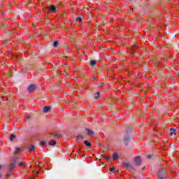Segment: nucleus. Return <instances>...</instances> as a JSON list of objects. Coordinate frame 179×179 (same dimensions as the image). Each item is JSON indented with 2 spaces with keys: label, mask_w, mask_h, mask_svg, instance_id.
<instances>
[{
  "label": "nucleus",
  "mask_w": 179,
  "mask_h": 179,
  "mask_svg": "<svg viewBox=\"0 0 179 179\" xmlns=\"http://www.w3.org/2000/svg\"><path fill=\"white\" fill-rule=\"evenodd\" d=\"M11 164L10 165V166L8 168V173H11V171L13 170V169H15V167H16V163H17V159L15 158L13 159L10 161Z\"/></svg>",
  "instance_id": "nucleus-1"
},
{
  "label": "nucleus",
  "mask_w": 179,
  "mask_h": 179,
  "mask_svg": "<svg viewBox=\"0 0 179 179\" xmlns=\"http://www.w3.org/2000/svg\"><path fill=\"white\" fill-rule=\"evenodd\" d=\"M136 166H141L142 164V159L140 156L136 157L134 159Z\"/></svg>",
  "instance_id": "nucleus-2"
},
{
  "label": "nucleus",
  "mask_w": 179,
  "mask_h": 179,
  "mask_svg": "<svg viewBox=\"0 0 179 179\" xmlns=\"http://www.w3.org/2000/svg\"><path fill=\"white\" fill-rule=\"evenodd\" d=\"M36 85L31 84L28 87L27 90L29 93H33L34 90H36Z\"/></svg>",
  "instance_id": "nucleus-3"
},
{
  "label": "nucleus",
  "mask_w": 179,
  "mask_h": 179,
  "mask_svg": "<svg viewBox=\"0 0 179 179\" xmlns=\"http://www.w3.org/2000/svg\"><path fill=\"white\" fill-rule=\"evenodd\" d=\"M50 12H52V13H57V7H55L54 5L50 6L48 13H50Z\"/></svg>",
  "instance_id": "nucleus-4"
},
{
  "label": "nucleus",
  "mask_w": 179,
  "mask_h": 179,
  "mask_svg": "<svg viewBox=\"0 0 179 179\" xmlns=\"http://www.w3.org/2000/svg\"><path fill=\"white\" fill-rule=\"evenodd\" d=\"M123 167H125L127 170H132V166H131V164L126 162L122 164Z\"/></svg>",
  "instance_id": "nucleus-5"
},
{
  "label": "nucleus",
  "mask_w": 179,
  "mask_h": 179,
  "mask_svg": "<svg viewBox=\"0 0 179 179\" xmlns=\"http://www.w3.org/2000/svg\"><path fill=\"white\" fill-rule=\"evenodd\" d=\"M85 131H87V134L89 135V136H93V135H94V131H93V130H90V129L86 128Z\"/></svg>",
  "instance_id": "nucleus-6"
},
{
  "label": "nucleus",
  "mask_w": 179,
  "mask_h": 179,
  "mask_svg": "<svg viewBox=\"0 0 179 179\" xmlns=\"http://www.w3.org/2000/svg\"><path fill=\"white\" fill-rule=\"evenodd\" d=\"M158 177L159 179H164L166 178V173H163V172L160 171L158 173Z\"/></svg>",
  "instance_id": "nucleus-7"
},
{
  "label": "nucleus",
  "mask_w": 179,
  "mask_h": 179,
  "mask_svg": "<svg viewBox=\"0 0 179 179\" xmlns=\"http://www.w3.org/2000/svg\"><path fill=\"white\" fill-rule=\"evenodd\" d=\"M53 138H57V139H59V138H62V135L57 134V133H53L51 134Z\"/></svg>",
  "instance_id": "nucleus-8"
},
{
  "label": "nucleus",
  "mask_w": 179,
  "mask_h": 179,
  "mask_svg": "<svg viewBox=\"0 0 179 179\" xmlns=\"http://www.w3.org/2000/svg\"><path fill=\"white\" fill-rule=\"evenodd\" d=\"M51 110V106H45L43 107V113H48Z\"/></svg>",
  "instance_id": "nucleus-9"
},
{
  "label": "nucleus",
  "mask_w": 179,
  "mask_h": 179,
  "mask_svg": "<svg viewBox=\"0 0 179 179\" xmlns=\"http://www.w3.org/2000/svg\"><path fill=\"white\" fill-rule=\"evenodd\" d=\"M49 145L50 146H55V145H57V142L55 141H54V140H50L49 141Z\"/></svg>",
  "instance_id": "nucleus-10"
},
{
  "label": "nucleus",
  "mask_w": 179,
  "mask_h": 179,
  "mask_svg": "<svg viewBox=\"0 0 179 179\" xmlns=\"http://www.w3.org/2000/svg\"><path fill=\"white\" fill-rule=\"evenodd\" d=\"M20 152H22V149L20 148H16L14 152L15 155H19V153H20Z\"/></svg>",
  "instance_id": "nucleus-11"
},
{
  "label": "nucleus",
  "mask_w": 179,
  "mask_h": 179,
  "mask_svg": "<svg viewBox=\"0 0 179 179\" xmlns=\"http://www.w3.org/2000/svg\"><path fill=\"white\" fill-rule=\"evenodd\" d=\"M170 131H171L170 132L171 136H173V135H177V133H176V129L171 128Z\"/></svg>",
  "instance_id": "nucleus-12"
},
{
  "label": "nucleus",
  "mask_w": 179,
  "mask_h": 179,
  "mask_svg": "<svg viewBox=\"0 0 179 179\" xmlns=\"http://www.w3.org/2000/svg\"><path fill=\"white\" fill-rule=\"evenodd\" d=\"M119 157H120V156L118 155V154L113 153V160H117V159H118Z\"/></svg>",
  "instance_id": "nucleus-13"
},
{
  "label": "nucleus",
  "mask_w": 179,
  "mask_h": 179,
  "mask_svg": "<svg viewBox=\"0 0 179 179\" xmlns=\"http://www.w3.org/2000/svg\"><path fill=\"white\" fill-rule=\"evenodd\" d=\"M84 144H85L87 148H90V146H92V143H89V141H87V140L84 141Z\"/></svg>",
  "instance_id": "nucleus-14"
},
{
  "label": "nucleus",
  "mask_w": 179,
  "mask_h": 179,
  "mask_svg": "<svg viewBox=\"0 0 179 179\" xmlns=\"http://www.w3.org/2000/svg\"><path fill=\"white\" fill-rule=\"evenodd\" d=\"M26 164V162L24 161H22V162H20L19 164H18V166L20 167H23V166H24Z\"/></svg>",
  "instance_id": "nucleus-15"
},
{
  "label": "nucleus",
  "mask_w": 179,
  "mask_h": 179,
  "mask_svg": "<svg viewBox=\"0 0 179 179\" xmlns=\"http://www.w3.org/2000/svg\"><path fill=\"white\" fill-rule=\"evenodd\" d=\"M94 99H99L100 97V92H97L96 94H94Z\"/></svg>",
  "instance_id": "nucleus-16"
},
{
  "label": "nucleus",
  "mask_w": 179,
  "mask_h": 179,
  "mask_svg": "<svg viewBox=\"0 0 179 179\" xmlns=\"http://www.w3.org/2000/svg\"><path fill=\"white\" fill-rule=\"evenodd\" d=\"M135 47H136V45H134L133 46L131 47V52L134 54V51H135Z\"/></svg>",
  "instance_id": "nucleus-17"
},
{
  "label": "nucleus",
  "mask_w": 179,
  "mask_h": 179,
  "mask_svg": "<svg viewBox=\"0 0 179 179\" xmlns=\"http://www.w3.org/2000/svg\"><path fill=\"white\" fill-rule=\"evenodd\" d=\"M90 64L91 66H94L96 65V60H91Z\"/></svg>",
  "instance_id": "nucleus-18"
},
{
  "label": "nucleus",
  "mask_w": 179,
  "mask_h": 179,
  "mask_svg": "<svg viewBox=\"0 0 179 179\" xmlns=\"http://www.w3.org/2000/svg\"><path fill=\"white\" fill-rule=\"evenodd\" d=\"M36 149V147H34V145H31V147H29V152H33V150H34Z\"/></svg>",
  "instance_id": "nucleus-19"
},
{
  "label": "nucleus",
  "mask_w": 179,
  "mask_h": 179,
  "mask_svg": "<svg viewBox=\"0 0 179 179\" xmlns=\"http://www.w3.org/2000/svg\"><path fill=\"white\" fill-rule=\"evenodd\" d=\"M15 138H16V136L11 134L10 137V141H13L15 139Z\"/></svg>",
  "instance_id": "nucleus-20"
},
{
  "label": "nucleus",
  "mask_w": 179,
  "mask_h": 179,
  "mask_svg": "<svg viewBox=\"0 0 179 179\" xmlns=\"http://www.w3.org/2000/svg\"><path fill=\"white\" fill-rule=\"evenodd\" d=\"M58 46V41H55L53 43V47H57Z\"/></svg>",
  "instance_id": "nucleus-21"
},
{
  "label": "nucleus",
  "mask_w": 179,
  "mask_h": 179,
  "mask_svg": "<svg viewBox=\"0 0 179 179\" xmlns=\"http://www.w3.org/2000/svg\"><path fill=\"white\" fill-rule=\"evenodd\" d=\"M101 157H103V159H106V160H108L110 159V157H106V155H101Z\"/></svg>",
  "instance_id": "nucleus-22"
},
{
  "label": "nucleus",
  "mask_w": 179,
  "mask_h": 179,
  "mask_svg": "<svg viewBox=\"0 0 179 179\" xmlns=\"http://www.w3.org/2000/svg\"><path fill=\"white\" fill-rule=\"evenodd\" d=\"M80 139H83V136L79 135V136H77V140H78V141H79V140H80Z\"/></svg>",
  "instance_id": "nucleus-23"
},
{
  "label": "nucleus",
  "mask_w": 179,
  "mask_h": 179,
  "mask_svg": "<svg viewBox=\"0 0 179 179\" xmlns=\"http://www.w3.org/2000/svg\"><path fill=\"white\" fill-rule=\"evenodd\" d=\"M77 22H80V23L82 22V18H80V17H77L76 19Z\"/></svg>",
  "instance_id": "nucleus-24"
},
{
  "label": "nucleus",
  "mask_w": 179,
  "mask_h": 179,
  "mask_svg": "<svg viewBox=\"0 0 179 179\" xmlns=\"http://www.w3.org/2000/svg\"><path fill=\"white\" fill-rule=\"evenodd\" d=\"M114 170H115V167L114 166L109 169V171H114Z\"/></svg>",
  "instance_id": "nucleus-25"
},
{
  "label": "nucleus",
  "mask_w": 179,
  "mask_h": 179,
  "mask_svg": "<svg viewBox=\"0 0 179 179\" xmlns=\"http://www.w3.org/2000/svg\"><path fill=\"white\" fill-rule=\"evenodd\" d=\"M40 145L44 146V145H45V141H41Z\"/></svg>",
  "instance_id": "nucleus-26"
},
{
  "label": "nucleus",
  "mask_w": 179,
  "mask_h": 179,
  "mask_svg": "<svg viewBox=\"0 0 179 179\" xmlns=\"http://www.w3.org/2000/svg\"><path fill=\"white\" fill-rule=\"evenodd\" d=\"M148 159H152V155H147Z\"/></svg>",
  "instance_id": "nucleus-27"
},
{
  "label": "nucleus",
  "mask_w": 179,
  "mask_h": 179,
  "mask_svg": "<svg viewBox=\"0 0 179 179\" xmlns=\"http://www.w3.org/2000/svg\"><path fill=\"white\" fill-rule=\"evenodd\" d=\"M37 166H38V167L40 166V162H38V163L36 164V167H37Z\"/></svg>",
  "instance_id": "nucleus-28"
},
{
  "label": "nucleus",
  "mask_w": 179,
  "mask_h": 179,
  "mask_svg": "<svg viewBox=\"0 0 179 179\" xmlns=\"http://www.w3.org/2000/svg\"><path fill=\"white\" fill-rule=\"evenodd\" d=\"M29 169H31V170L33 169V166H29Z\"/></svg>",
  "instance_id": "nucleus-29"
},
{
  "label": "nucleus",
  "mask_w": 179,
  "mask_h": 179,
  "mask_svg": "<svg viewBox=\"0 0 179 179\" xmlns=\"http://www.w3.org/2000/svg\"><path fill=\"white\" fill-rule=\"evenodd\" d=\"M0 170H2V166L0 165Z\"/></svg>",
  "instance_id": "nucleus-30"
},
{
  "label": "nucleus",
  "mask_w": 179,
  "mask_h": 179,
  "mask_svg": "<svg viewBox=\"0 0 179 179\" xmlns=\"http://www.w3.org/2000/svg\"><path fill=\"white\" fill-rule=\"evenodd\" d=\"M2 177V173H0V178Z\"/></svg>",
  "instance_id": "nucleus-31"
},
{
  "label": "nucleus",
  "mask_w": 179,
  "mask_h": 179,
  "mask_svg": "<svg viewBox=\"0 0 179 179\" xmlns=\"http://www.w3.org/2000/svg\"><path fill=\"white\" fill-rule=\"evenodd\" d=\"M29 179H34V178L31 177V178H29Z\"/></svg>",
  "instance_id": "nucleus-32"
},
{
  "label": "nucleus",
  "mask_w": 179,
  "mask_h": 179,
  "mask_svg": "<svg viewBox=\"0 0 179 179\" xmlns=\"http://www.w3.org/2000/svg\"><path fill=\"white\" fill-rule=\"evenodd\" d=\"M32 173H34V170H31Z\"/></svg>",
  "instance_id": "nucleus-33"
},
{
  "label": "nucleus",
  "mask_w": 179,
  "mask_h": 179,
  "mask_svg": "<svg viewBox=\"0 0 179 179\" xmlns=\"http://www.w3.org/2000/svg\"><path fill=\"white\" fill-rule=\"evenodd\" d=\"M38 173H39V172L38 171V172H37V174H38Z\"/></svg>",
  "instance_id": "nucleus-34"
}]
</instances>
